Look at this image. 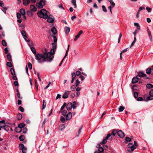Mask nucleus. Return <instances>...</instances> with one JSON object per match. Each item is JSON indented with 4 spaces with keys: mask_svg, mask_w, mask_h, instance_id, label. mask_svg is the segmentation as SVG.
Returning <instances> with one entry per match:
<instances>
[{
    "mask_svg": "<svg viewBox=\"0 0 153 153\" xmlns=\"http://www.w3.org/2000/svg\"><path fill=\"white\" fill-rule=\"evenodd\" d=\"M46 53H37L34 55L35 59L38 61L39 63H41L42 62L46 61L45 55Z\"/></svg>",
    "mask_w": 153,
    "mask_h": 153,
    "instance_id": "1",
    "label": "nucleus"
},
{
    "mask_svg": "<svg viewBox=\"0 0 153 153\" xmlns=\"http://www.w3.org/2000/svg\"><path fill=\"white\" fill-rule=\"evenodd\" d=\"M37 15L39 17L45 19H47L48 17L47 11L45 9H42L40 11L38 12Z\"/></svg>",
    "mask_w": 153,
    "mask_h": 153,
    "instance_id": "2",
    "label": "nucleus"
},
{
    "mask_svg": "<svg viewBox=\"0 0 153 153\" xmlns=\"http://www.w3.org/2000/svg\"><path fill=\"white\" fill-rule=\"evenodd\" d=\"M44 53H46V54L45 55V59L47 58L49 59V62L51 61L53 58V56H52V55H53L54 54H53L52 52H51V51L47 52L46 49H45V52Z\"/></svg>",
    "mask_w": 153,
    "mask_h": 153,
    "instance_id": "3",
    "label": "nucleus"
},
{
    "mask_svg": "<svg viewBox=\"0 0 153 153\" xmlns=\"http://www.w3.org/2000/svg\"><path fill=\"white\" fill-rule=\"evenodd\" d=\"M45 0H41L39 2L36 4V6L39 8H42L45 5Z\"/></svg>",
    "mask_w": 153,
    "mask_h": 153,
    "instance_id": "4",
    "label": "nucleus"
},
{
    "mask_svg": "<svg viewBox=\"0 0 153 153\" xmlns=\"http://www.w3.org/2000/svg\"><path fill=\"white\" fill-rule=\"evenodd\" d=\"M138 76L143 77L145 79H149V77H147L146 75L144 74L143 71H140L138 73V75L137 76V77Z\"/></svg>",
    "mask_w": 153,
    "mask_h": 153,
    "instance_id": "5",
    "label": "nucleus"
},
{
    "mask_svg": "<svg viewBox=\"0 0 153 153\" xmlns=\"http://www.w3.org/2000/svg\"><path fill=\"white\" fill-rule=\"evenodd\" d=\"M128 147L129 148L131 149V150L129 149L128 150V153L130 152L131 151L133 152L136 149V147L134 146V144L131 143H129L128 144Z\"/></svg>",
    "mask_w": 153,
    "mask_h": 153,
    "instance_id": "6",
    "label": "nucleus"
},
{
    "mask_svg": "<svg viewBox=\"0 0 153 153\" xmlns=\"http://www.w3.org/2000/svg\"><path fill=\"white\" fill-rule=\"evenodd\" d=\"M47 19V21L49 23H52L53 22L54 20V18L53 16L51 15H50L48 16Z\"/></svg>",
    "mask_w": 153,
    "mask_h": 153,
    "instance_id": "7",
    "label": "nucleus"
},
{
    "mask_svg": "<svg viewBox=\"0 0 153 153\" xmlns=\"http://www.w3.org/2000/svg\"><path fill=\"white\" fill-rule=\"evenodd\" d=\"M32 3L36 2L35 0H30ZM30 2V0H23V4L25 6L27 5Z\"/></svg>",
    "mask_w": 153,
    "mask_h": 153,
    "instance_id": "8",
    "label": "nucleus"
},
{
    "mask_svg": "<svg viewBox=\"0 0 153 153\" xmlns=\"http://www.w3.org/2000/svg\"><path fill=\"white\" fill-rule=\"evenodd\" d=\"M52 45L53 48L51 50V52H52L53 54H54L57 46L56 44L55 43H52Z\"/></svg>",
    "mask_w": 153,
    "mask_h": 153,
    "instance_id": "9",
    "label": "nucleus"
},
{
    "mask_svg": "<svg viewBox=\"0 0 153 153\" xmlns=\"http://www.w3.org/2000/svg\"><path fill=\"white\" fill-rule=\"evenodd\" d=\"M111 136V134H108L107 136L105 137V138L100 143V144L102 143L103 144H105L107 142V140Z\"/></svg>",
    "mask_w": 153,
    "mask_h": 153,
    "instance_id": "10",
    "label": "nucleus"
},
{
    "mask_svg": "<svg viewBox=\"0 0 153 153\" xmlns=\"http://www.w3.org/2000/svg\"><path fill=\"white\" fill-rule=\"evenodd\" d=\"M117 134L121 138H123L124 137V133L121 130H119L117 132Z\"/></svg>",
    "mask_w": 153,
    "mask_h": 153,
    "instance_id": "11",
    "label": "nucleus"
},
{
    "mask_svg": "<svg viewBox=\"0 0 153 153\" xmlns=\"http://www.w3.org/2000/svg\"><path fill=\"white\" fill-rule=\"evenodd\" d=\"M72 114L71 112L68 113L66 116V119L67 120H70L72 117Z\"/></svg>",
    "mask_w": 153,
    "mask_h": 153,
    "instance_id": "12",
    "label": "nucleus"
},
{
    "mask_svg": "<svg viewBox=\"0 0 153 153\" xmlns=\"http://www.w3.org/2000/svg\"><path fill=\"white\" fill-rule=\"evenodd\" d=\"M70 94V91H66L63 95L62 98L64 99H66L68 97V95Z\"/></svg>",
    "mask_w": 153,
    "mask_h": 153,
    "instance_id": "13",
    "label": "nucleus"
},
{
    "mask_svg": "<svg viewBox=\"0 0 153 153\" xmlns=\"http://www.w3.org/2000/svg\"><path fill=\"white\" fill-rule=\"evenodd\" d=\"M82 33V31L80 30L79 31V32L78 33V34L76 36L74 40L75 41H76L77 40V39L79 38L80 35Z\"/></svg>",
    "mask_w": 153,
    "mask_h": 153,
    "instance_id": "14",
    "label": "nucleus"
},
{
    "mask_svg": "<svg viewBox=\"0 0 153 153\" xmlns=\"http://www.w3.org/2000/svg\"><path fill=\"white\" fill-rule=\"evenodd\" d=\"M30 10L33 12H36L37 11V8L35 6L33 5L30 6Z\"/></svg>",
    "mask_w": 153,
    "mask_h": 153,
    "instance_id": "15",
    "label": "nucleus"
},
{
    "mask_svg": "<svg viewBox=\"0 0 153 153\" xmlns=\"http://www.w3.org/2000/svg\"><path fill=\"white\" fill-rule=\"evenodd\" d=\"M5 121L4 120L0 121V127L1 128H4L5 127L6 124L5 123Z\"/></svg>",
    "mask_w": 153,
    "mask_h": 153,
    "instance_id": "16",
    "label": "nucleus"
},
{
    "mask_svg": "<svg viewBox=\"0 0 153 153\" xmlns=\"http://www.w3.org/2000/svg\"><path fill=\"white\" fill-rule=\"evenodd\" d=\"M140 79L138 78L136 76V77H134L132 79V83L134 84L135 83L138 81V79Z\"/></svg>",
    "mask_w": 153,
    "mask_h": 153,
    "instance_id": "17",
    "label": "nucleus"
},
{
    "mask_svg": "<svg viewBox=\"0 0 153 153\" xmlns=\"http://www.w3.org/2000/svg\"><path fill=\"white\" fill-rule=\"evenodd\" d=\"M66 108L68 110H70L72 107V103L71 102H69L66 105Z\"/></svg>",
    "mask_w": 153,
    "mask_h": 153,
    "instance_id": "18",
    "label": "nucleus"
},
{
    "mask_svg": "<svg viewBox=\"0 0 153 153\" xmlns=\"http://www.w3.org/2000/svg\"><path fill=\"white\" fill-rule=\"evenodd\" d=\"M69 46H70V45H68V49L66 51V53H65V56H64V58L62 60V61H61V63H60V64L59 65V66H60L62 63V62L63 61V60L66 57V56L68 55V51H69Z\"/></svg>",
    "mask_w": 153,
    "mask_h": 153,
    "instance_id": "19",
    "label": "nucleus"
},
{
    "mask_svg": "<svg viewBox=\"0 0 153 153\" xmlns=\"http://www.w3.org/2000/svg\"><path fill=\"white\" fill-rule=\"evenodd\" d=\"M97 147L98 148V150L99 151L101 152H103L104 151V149L100 146V144H98Z\"/></svg>",
    "mask_w": 153,
    "mask_h": 153,
    "instance_id": "20",
    "label": "nucleus"
},
{
    "mask_svg": "<svg viewBox=\"0 0 153 153\" xmlns=\"http://www.w3.org/2000/svg\"><path fill=\"white\" fill-rule=\"evenodd\" d=\"M51 31L53 33V35H55L57 33L56 29L55 27H53L51 28Z\"/></svg>",
    "mask_w": 153,
    "mask_h": 153,
    "instance_id": "21",
    "label": "nucleus"
},
{
    "mask_svg": "<svg viewBox=\"0 0 153 153\" xmlns=\"http://www.w3.org/2000/svg\"><path fill=\"white\" fill-rule=\"evenodd\" d=\"M147 32H148V35L149 36V38L150 40H151V41H152V36L151 34V32L150 31L148 28H147Z\"/></svg>",
    "mask_w": 153,
    "mask_h": 153,
    "instance_id": "22",
    "label": "nucleus"
},
{
    "mask_svg": "<svg viewBox=\"0 0 153 153\" xmlns=\"http://www.w3.org/2000/svg\"><path fill=\"white\" fill-rule=\"evenodd\" d=\"M30 49L31 51L34 54V55H35V54H36L37 53H36V50L34 47H30Z\"/></svg>",
    "mask_w": 153,
    "mask_h": 153,
    "instance_id": "23",
    "label": "nucleus"
},
{
    "mask_svg": "<svg viewBox=\"0 0 153 153\" xmlns=\"http://www.w3.org/2000/svg\"><path fill=\"white\" fill-rule=\"evenodd\" d=\"M7 59L9 61H10V62L12 61L11 56L10 53H8L7 55Z\"/></svg>",
    "mask_w": 153,
    "mask_h": 153,
    "instance_id": "24",
    "label": "nucleus"
},
{
    "mask_svg": "<svg viewBox=\"0 0 153 153\" xmlns=\"http://www.w3.org/2000/svg\"><path fill=\"white\" fill-rule=\"evenodd\" d=\"M15 131L17 133H19L22 131V129L19 128L18 126L16 127L15 128Z\"/></svg>",
    "mask_w": 153,
    "mask_h": 153,
    "instance_id": "25",
    "label": "nucleus"
},
{
    "mask_svg": "<svg viewBox=\"0 0 153 153\" xmlns=\"http://www.w3.org/2000/svg\"><path fill=\"white\" fill-rule=\"evenodd\" d=\"M134 25L137 27L135 30H140V27L139 24L137 23H135L134 24Z\"/></svg>",
    "mask_w": 153,
    "mask_h": 153,
    "instance_id": "26",
    "label": "nucleus"
},
{
    "mask_svg": "<svg viewBox=\"0 0 153 153\" xmlns=\"http://www.w3.org/2000/svg\"><path fill=\"white\" fill-rule=\"evenodd\" d=\"M152 70L150 68H148L146 70V72L147 74H151V72H152Z\"/></svg>",
    "mask_w": 153,
    "mask_h": 153,
    "instance_id": "27",
    "label": "nucleus"
},
{
    "mask_svg": "<svg viewBox=\"0 0 153 153\" xmlns=\"http://www.w3.org/2000/svg\"><path fill=\"white\" fill-rule=\"evenodd\" d=\"M78 105V103H77L76 101H74L72 104V107L74 109H75Z\"/></svg>",
    "mask_w": 153,
    "mask_h": 153,
    "instance_id": "28",
    "label": "nucleus"
},
{
    "mask_svg": "<svg viewBox=\"0 0 153 153\" xmlns=\"http://www.w3.org/2000/svg\"><path fill=\"white\" fill-rule=\"evenodd\" d=\"M19 12L22 15H25V10L24 9H20L19 10Z\"/></svg>",
    "mask_w": 153,
    "mask_h": 153,
    "instance_id": "29",
    "label": "nucleus"
},
{
    "mask_svg": "<svg viewBox=\"0 0 153 153\" xmlns=\"http://www.w3.org/2000/svg\"><path fill=\"white\" fill-rule=\"evenodd\" d=\"M25 126V124L23 123H21L19 124L18 125V127L22 129V128L24 127Z\"/></svg>",
    "mask_w": 153,
    "mask_h": 153,
    "instance_id": "30",
    "label": "nucleus"
},
{
    "mask_svg": "<svg viewBox=\"0 0 153 153\" xmlns=\"http://www.w3.org/2000/svg\"><path fill=\"white\" fill-rule=\"evenodd\" d=\"M10 71L11 73V74L13 76L15 75V72L14 68H11L10 69Z\"/></svg>",
    "mask_w": 153,
    "mask_h": 153,
    "instance_id": "31",
    "label": "nucleus"
},
{
    "mask_svg": "<svg viewBox=\"0 0 153 153\" xmlns=\"http://www.w3.org/2000/svg\"><path fill=\"white\" fill-rule=\"evenodd\" d=\"M25 136L24 135H22L19 137V139L21 141H23L25 139Z\"/></svg>",
    "mask_w": 153,
    "mask_h": 153,
    "instance_id": "32",
    "label": "nucleus"
},
{
    "mask_svg": "<svg viewBox=\"0 0 153 153\" xmlns=\"http://www.w3.org/2000/svg\"><path fill=\"white\" fill-rule=\"evenodd\" d=\"M65 31L66 33L67 34L70 31V27H65Z\"/></svg>",
    "mask_w": 153,
    "mask_h": 153,
    "instance_id": "33",
    "label": "nucleus"
},
{
    "mask_svg": "<svg viewBox=\"0 0 153 153\" xmlns=\"http://www.w3.org/2000/svg\"><path fill=\"white\" fill-rule=\"evenodd\" d=\"M22 115L20 113H19L17 114V119L18 120H20L22 119Z\"/></svg>",
    "mask_w": 153,
    "mask_h": 153,
    "instance_id": "34",
    "label": "nucleus"
},
{
    "mask_svg": "<svg viewBox=\"0 0 153 153\" xmlns=\"http://www.w3.org/2000/svg\"><path fill=\"white\" fill-rule=\"evenodd\" d=\"M71 3L73 4V5L74 6V8H76V0H72Z\"/></svg>",
    "mask_w": 153,
    "mask_h": 153,
    "instance_id": "35",
    "label": "nucleus"
},
{
    "mask_svg": "<svg viewBox=\"0 0 153 153\" xmlns=\"http://www.w3.org/2000/svg\"><path fill=\"white\" fill-rule=\"evenodd\" d=\"M6 65L9 68H11L13 67V65L10 61L7 62Z\"/></svg>",
    "mask_w": 153,
    "mask_h": 153,
    "instance_id": "36",
    "label": "nucleus"
},
{
    "mask_svg": "<svg viewBox=\"0 0 153 153\" xmlns=\"http://www.w3.org/2000/svg\"><path fill=\"white\" fill-rule=\"evenodd\" d=\"M46 106V103L45 102V100H44L43 101V102L42 104V110L44 109Z\"/></svg>",
    "mask_w": 153,
    "mask_h": 153,
    "instance_id": "37",
    "label": "nucleus"
},
{
    "mask_svg": "<svg viewBox=\"0 0 153 153\" xmlns=\"http://www.w3.org/2000/svg\"><path fill=\"white\" fill-rule=\"evenodd\" d=\"M146 87L147 88L150 89L152 88H153V85L151 84H147L146 85Z\"/></svg>",
    "mask_w": 153,
    "mask_h": 153,
    "instance_id": "38",
    "label": "nucleus"
},
{
    "mask_svg": "<svg viewBox=\"0 0 153 153\" xmlns=\"http://www.w3.org/2000/svg\"><path fill=\"white\" fill-rule=\"evenodd\" d=\"M109 1L111 4L110 6L113 8L115 4L114 2L112 0H109Z\"/></svg>",
    "mask_w": 153,
    "mask_h": 153,
    "instance_id": "39",
    "label": "nucleus"
},
{
    "mask_svg": "<svg viewBox=\"0 0 153 153\" xmlns=\"http://www.w3.org/2000/svg\"><path fill=\"white\" fill-rule=\"evenodd\" d=\"M25 147V146H24L23 144L22 143H20L19 145V147L20 150H22V149H24V148Z\"/></svg>",
    "mask_w": 153,
    "mask_h": 153,
    "instance_id": "40",
    "label": "nucleus"
},
{
    "mask_svg": "<svg viewBox=\"0 0 153 153\" xmlns=\"http://www.w3.org/2000/svg\"><path fill=\"white\" fill-rule=\"evenodd\" d=\"M1 43L2 45L4 46H6L7 45V43L4 40H2L1 41Z\"/></svg>",
    "mask_w": 153,
    "mask_h": 153,
    "instance_id": "41",
    "label": "nucleus"
},
{
    "mask_svg": "<svg viewBox=\"0 0 153 153\" xmlns=\"http://www.w3.org/2000/svg\"><path fill=\"white\" fill-rule=\"evenodd\" d=\"M125 108V107L123 106H120L119 108V112L122 111Z\"/></svg>",
    "mask_w": 153,
    "mask_h": 153,
    "instance_id": "42",
    "label": "nucleus"
},
{
    "mask_svg": "<svg viewBox=\"0 0 153 153\" xmlns=\"http://www.w3.org/2000/svg\"><path fill=\"white\" fill-rule=\"evenodd\" d=\"M60 127L61 128V131H62L65 128V125L64 124H62L60 125Z\"/></svg>",
    "mask_w": 153,
    "mask_h": 153,
    "instance_id": "43",
    "label": "nucleus"
},
{
    "mask_svg": "<svg viewBox=\"0 0 153 153\" xmlns=\"http://www.w3.org/2000/svg\"><path fill=\"white\" fill-rule=\"evenodd\" d=\"M31 10H28L27 11V13L29 16H32L33 14V13Z\"/></svg>",
    "mask_w": 153,
    "mask_h": 153,
    "instance_id": "44",
    "label": "nucleus"
},
{
    "mask_svg": "<svg viewBox=\"0 0 153 153\" xmlns=\"http://www.w3.org/2000/svg\"><path fill=\"white\" fill-rule=\"evenodd\" d=\"M4 129L6 131H7L9 130V127L5 125V127H4Z\"/></svg>",
    "mask_w": 153,
    "mask_h": 153,
    "instance_id": "45",
    "label": "nucleus"
},
{
    "mask_svg": "<svg viewBox=\"0 0 153 153\" xmlns=\"http://www.w3.org/2000/svg\"><path fill=\"white\" fill-rule=\"evenodd\" d=\"M147 99L148 100H153V96L150 95V96H148Z\"/></svg>",
    "mask_w": 153,
    "mask_h": 153,
    "instance_id": "46",
    "label": "nucleus"
},
{
    "mask_svg": "<svg viewBox=\"0 0 153 153\" xmlns=\"http://www.w3.org/2000/svg\"><path fill=\"white\" fill-rule=\"evenodd\" d=\"M117 133V131L116 130H113L112 131L111 134L113 135L114 136Z\"/></svg>",
    "mask_w": 153,
    "mask_h": 153,
    "instance_id": "47",
    "label": "nucleus"
},
{
    "mask_svg": "<svg viewBox=\"0 0 153 153\" xmlns=\"http://www.w3.org/2000/svg\"><path fill=\"white\" fill-rule=\"evenodd\" d=\"M60 120L61 122L62 123H64L65 122V118L62 117V116H61L60 118Z\"/></svg>",
    "mask_w": 153,
    "mask_h": 153,
    "instance_id": "48",
    "label": "nucleus"
},
{
    "mask_svg": "<svg viewBox=\"0 0 153 153\" xmlns=\"http://www.w3.org/2000/svg\"><path fill=\"white\" fill-rule=\"evenodd\" d=\"M74 85H73L71 87V91H75V90L76 89V87Z\"/></svg>",
    "mask_w": 153,
    "mask_h": 153,
    "instance_id": "49",
    "label": "nucleus"
},
{
    "mask_svg": "<svg viewBox=\"0 0 153 153\" xmlns=\"http://www.w3.org/2000/svg\"><path fill=\"white\" fill-rule=\"evenodd\" d=\"M79 83H80V81L78 79H77L76 80V83H75V86L76 87H77Z\"/></svg>",
    "mask_w": 153,
    "mask_h": 153,
    "instance_id": "50",
    "label": "nucleus"
},
{
    "mask_svg": "<svg viewBox=\"0 0 153 153\" xmlns=\"http://www.w3.org/2000/svg\"><path fill=\"white\" fill-rule=\"evenodd\" d=\"M138 94L137 92H134V96L135 98H137L138 96Z\"/></svg>",
    "mask_w": 153,
    "mask_h": 153,
    "instance_id": "51",
    "label": "nucleus"
},
{
    "mask_svg": "<svg viewBox=\"0 0 153 153\" xmlns=\"http://www.w3.org/2000/svg\"><path fill=\"white\" fill-rule=\"evenodd\" d=\"M19 110L22 112H23L24 110L23 107L21 106H20L19 107Z\"/></svg>",
    "mask_w": 153,
    "mask_h": 153,
    "instance_id": "52",
    "label": "nucleus"
},
{
    "mask_svg": "<svg viewBox=\"0 0 153 153\" xmlns=\"http://www.w3.org/2000/svg\"><path fill=\"white\" fill-rule=\"evenodd\" d=\"M75 74L76 76H79L81 74V72L79 71H76Z\"/></svg>",
    "mask_w": 153,
    "mask_h": 153,
    "instance_id": "53",
    "label": "nucleus"
},
{
    "mask_svg": "<svg viewBox=\"0 0 153 153\" xmlns=\"http://www.w3.org/2000/svg\"><path fill=\"white\" fill-rule=\"evenodd\" d=\"M27 128H24L22 129V131L23 132V133L25 134L27 133Z\"/></svg>",
    "mask_w": 153,
    "mask_h": 153,
    "instance_id": "54",
    "label": "nucleus"
},
{
    "mask_svg": "<svg viewBox=\"0 0 153 153\" xmlns=\"http://www.w3.org/2000/svg\"><path fill=\"white\" fill-rule=\"evenodd\" d=\"M125 138V140L127 142H130L131 141V139L128 137H126Z\"/></svg>",
    "mask_w": 153,
    "mask_h": 153,
    "instance_id": "55",
    "label": "nucleus"
},
{
    "mask_svg": "<svg viewBox=\"0 0 153 153\" xmlns=\"http://www.w3.org/2000/svg\"><path fill=\"white\" fill-rule=\"evenodd\" d=\"M21 34L23 37L25 36H27L25 33V32L24 30H22L21 32Z\"/></svg>",
    "mask_w": 153,
    "mask_h": 153,
    "instance_id": "56",
    "label": "nucleus"
},
{
    "mask_svg": "<svg viewBox=\"0 0 153 153\" xmlns=\"http://www.w3.org/2000/svg\"><path fill=\"white\" fill-rule=\"evenodd\" d=\"M23 38L26 42H28L30 41V40L28 39L27 36H25L24 37H23Z\"/></svg>",
    "mask_w": 153,
    "mask_h": 153,
    "instance_id": "57",
    "label": "nucleus"
},
{
    "mask_svg": "<svg viewBox=\"0 0 153 153\" xmlns=\"http://www.w3.org/2000/svg\"><path fill=\"white\" fill-rule=\"evenodd\" d=\"M67 111L64 110L62 111V114L63 115H65L67 113Z\"/></svg>",
    "mask_w": 153,
    "mask_h": 153,
    "instance_id": "58",
    "label": "nucleus"
},
{
    "mask_svg": "<svg viewBox=\"0 0 153 153\" xmlns=\"http://www.w3.org/2000/svg\"><path fill=\"white\" fill-rule=\"evenodd\" d=\"M66 103L65 102L63 104V105H62L61 107V111L62 110L64 109V108L66 106Z\"/></svg>",
    "mask_w": 153,
    "mask_h": 153,
    "instance_id": "59",
    "label": "nucleus"
},
{
    "mask_svg": "<svg viewBox=\"0 0 153 153\" xmlns=\"http://www.w3.org/2000/svg\"><path fill=\"white\" fill-rule=\"evenodd\" d=\"M28 67L30 69H32V65L30 62H29L28 63Z\"/></svg>",
    "mask_w": 153,
    "mask_h": 153,
    "instance_id": "60",
    "label": "nucleus"
},
{
    "mask_svg": "<svg viewBox=\"0 0 153 153\" xmlns=\"http://www.w3.org/2000/svg\"><path fill=\"white\" fill-rule=\"evenodd\" d=\"M5 53L6 54H8V50L7 48H5L4 49Z\"/></svg>",
    "mask_w": 153,
    "mask_h": 153,
    "instance_id": "61",
    "label": "nucleus"
},
{
    "mask_svg": "<svg viewBox=\"0 0 153 153\" xmlns=\"http://www.w3.org/2000/svg\"><path fill=\"white\" fill-rule=\"evenodd\" d=\"M122 33H121L120 34L119 36V37L118 39V43H119L120 42V39L121 37H122Z\"/></svg>",
    "mask_w": 153,
    "mask_h": 153,
    "instance_id": "62",
    "label": "nucleus"
},
{
    "mask_svg": "<svg viewBox=\"0 0 153 153\" xmlns=\"http://www.w3.org/2000/svg\"><path fill=\"white\" fill-rule=\"evenodd\" d=\"M102 10L103 11H104L105 12H107V10L105 7L104 5H103L102 6Z\"/></svg>",
    "mask_w": 153,
    "mask_h": 153,
    "instance_id": "63",
    "label": "nucleus"
},
{
    "mask_svg": "<svg viewBox=\"0 0 153 153\" xmlns=\"http://www.w3.org/2000/svg\"><path fill=\"white\" fill-rule=\"evenodd\" d=\"M22 150V152L23 153H26V150H27V148L26 147H25L24 148V149Z\"/></svg>",
    "mask_w": 153,
    "mask_h": 153,
    "instance_id": "64",
    "label": "nucleus"
}]
</instances>
